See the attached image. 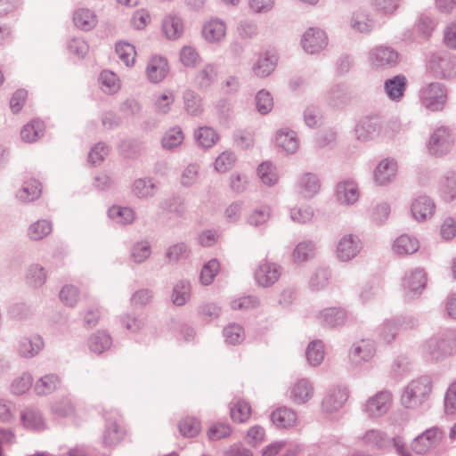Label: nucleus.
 Here are the masks:
<instances>
[{
    "label": "nucleus",
    "instance_id": "obj_1",
    "mask_svg": "<svg viewBox=\"0 0 456 456\" xmlns=\"http://www.w3.org/2000/svg\"><path fill=\"white\" fill-rule=\"evenodd\" d=\"M431 391V378L420 376L412 379L403 388L400 397V403L403 408L417 410L428 399Z\"/></svg>",
    "mask_w": 456,
    "mask_h": 456
},
{
    "label": "nucleus",
    "instance_id": "obj_2",
    "mask_svg": "<svg viewBox=\"0 0 456 456\" xmlns=\"http://www.w3.org/2000/svg\"><path fill=\"white\" fill-rule=\"evenodd\" d=\"M419 101L430 111L442 110L447 102V89L440 83H430L420 89Z\"/></svg>",
    "mask_w": 456,
    "mask_h": 456
},
{
    "label": "nucleus",
    "instance_id": "obj_3",
    "mask_svg": "<svg viewBox=\"0 0 456 456\" xmlns=\"http://www.w3.org/2000/svg\"><path fill=\"white\" fill-rule=\"evenodd\" d=\"M368 61L373 69H390L399 63V53L390 46L378 45L369 51Z\"/></svg>",
    "mask_w": 456,
    "mask_h": 456
},
{
    "label": "nucleus",
    "instance_id": "obj_4",
    "mask_svg": "<svg viewBox=\"0 0 456 456\" xmlns=\"http://www.w3.org/2000/svg\"><path fill=\"white\" fill-rule=\"evenodd\" d=\"M321 190L319 177L311 172L299 174L293 183V191L300 198L310 200L316 196Z\"/></svg>",
    "mask_w": 456,
    "mask_h": 456
},
{
    "label": "nucleus",
    "instance_id": "obj_5",
    "mask_svg": "<svg viewBox=\"0 0 456 456\" xmlns=\"http://www.w3.org/2000/svg\"><path fill=\"white\" fill-rule=\"evenodd\" d=\"M282 273V267L273 262L262 261L254 272L256 284L263 288H268L276 283Z\"/></svg>",
    "mask_w": 456,
    "mask_h": 456
},
{
    "label": "nucleus",
    "instance_id": "obj_6",
    "mask_svg": "<svg viewBox=\"0 0 456 456\" xmlns=\"http://www.w3.org/2000/svg\"><path fill=\"white\" fill-rule=\"evenodd\" d=\"M454 140L451 131L446 127H439L431 134L428 142V151L434 156H442L452 148Z\"/></svg>",
    "mask_w": 456,
    "mask_h": 456
},
{
    "label": "nucleus",
    "instance_id": "obj_7",
    "mask_svg": "<svg viewBox=\"0 0 456 456\" xmlns=\"http://www.w3.org/2000/svg\"><path fill=\"white\" fill-rule=\"evenodd\" d=\"M443 439V432L438 428H430L415 437L411 442V449L418 454H425L436 447Z\"/></svg>",
    "mask_w": 456,
    "mask_h": 456
},
{
    "label": "nucleus",
    "instance_id": "obj_8",
    "mask_svg": "<svg viewBox=\"0 0 456 456\" xmlns=\"http://www.w3.org/2000/svg\"><path fill=\"white\" fill-rule=\"evenodd\" d=\"M393 401L391 392L383 390L367 400L364 411L372 418L385 415L390 409Z\"/></svg>",
    "mask_w": 456,
    "mask_h": 456
},
{
    "label": "nucleus",
    "instance_id": "obj_9",
    "mask_svg": "<svg viewBox=\"0 0 456 456\" xmlns=\"http://www.w3.org/2000/svg\"><path fill=\"white\" fill-rule=\"evenodd\" d=\"M301 45L306 53H318L327 46L328 37L322 29L309 28L302 36Z\"/></svg>",
    "mask_w": 456,
    "mask_h": 456
},
{
    "label": "nucleus",
    "instance_id": "obj_10",
    "mask_svg": "<svg viewBox=\"0 0 456 456\" xmlns=\"http://www.w3.org/2000/svg\"><path fill=\"white\" fill-rule=\"evenodd\" d=\"M362 249V242L354 234L344 235L338 242L336 256L341 262H348L354 258Z\"/></svg>",
    "mask_w": 456,
    "mask_h": 456
},
{
    "label": "nucleus",
    "instance_id": "obj_11",
    "mask_svg": "<svg viewBox=\"0 0 456 456\" xmlns=\"http://www.w3.org/2000/svg\"><path fill=\"white\" fill-rule=\"evenodd\" d=\"M348 398L347 390L342 387L330 388L322 400V411L324 413H333L345 405Z\"/></svg>",
    "mask_w": 456,
    "mask_h": 456
},
{
    "label": "nucleus",
    "instance_id": "obj_12",
    "mask_svg": "<svg viewBox=\"0 0 456 456\" xmlns=\"http://www.w3.org/2000/svg\"><path fill=\"white\" fill-rule=\"evenodd\" d=\"M423 354L432 361H438L452 353L448 341L440 337H432L427 339L422 346Z\"/></svg>",
    "mask_w": 456,
    "mask_h": 456
},
{
    "label": "nucleus",
    "instance_id": "obj_13",
    "mask_svg": "<svg viewBox=\"0 0 456 456\" xmlns=\"http://www.w3.org/2000/svg\"><path fill=\"white\" fill-rule=\"evenodd\" d=\"M335 198L340 205H354L360 198L358 184L351 179L338 183L335 189Z\"/></svg>",
    "mask_w": 456,
    "mask_h": 456
},
{
    "label": "nucleus",
    "instance_id": "obj_14",
    "mask_svg": "<svg viewBox=\"0 0 456 456\" xmlns=\"http://www.w3.org/2000/svg\"><path fill=\"white\" fill-rule=\"evenodd\" d=\"M314 395V387L306 379L294 382L289 389V398L296 405L307 403Z\"/></svg>",
    "mask_w": 456,
    "mask_h": 456
},
{
    "label": "nucleus",
    "instance_id": "obj_15",
    "mask_svg": "<svg viewBox=\"0 0 456 456\" xmlns=\"http://www.w3.org/2000/svg\"><path fill=\"white\" fill-rule=\"evenodd\" d=\"M397 169L398 165L395 159L387 158L380 160L373 171L375 183L379 186L390 184L395 179Z\"/></svg>",
    "mask_w": 456,
    "mask_h": 456
},
{
    "label": "nucleus",
    "instance_id": "obj_16",
    "mask_svg": "<svg viewBox=\"0 0 456 456\" xmlns=\"http://www.w3.org/2000/svg\"><path fill=\"white\" fill-rule=\"evenodd\" d=\"M227 25L219 18H212L206 21L201 29L202 37L209 44L221 43L226 37Z\"/></svg>",
    "mask_w": 456,
    "mask_h": 456
},
{
    "label": "nucleus",
    "instance_id": "obj_17",
    "mask_svg": "<svg viewBox=\"0 0 456 456\" xmlns=\"http://www.w3.org/2000/svg\"><path fill=\"white\" fill-rule=\"evenodd\" d=\"M161 32L167 39L171 41L181 38L184 33L182 17L175 12L164 15L161 20Z\"/></svg>",
    "mask_w": 456,
    "mask_h": 456
},
{
    "label": "nucleus",
    "instance_id": "obj_18",
    "mask_svg": "<svg viewBox=\"0 0 456 456\" xmlns=\"http://www.w3.org/2000/svg\"><path fill=\"white\" fill-rule=\"evenodd\" d=\"M43 338L38 334H31L21 338L17 344V354L26 359L37 356L44 347Z\"/></svg>",
    "mask_w": 456,
    "mask_h": 456
},
{
    "label": "nucleus",
    "instance_id": "obj_19",
    "mask_svg": "<svg viewBox=\"0 0 456 456\" xmlns=\"http://www.w3.org/2000/svg\"><path fill=\"white\" fill-rule=\"evenodd\" d=\"M436 211V204L428 196H419L411 204V216L418 222H425L430 219Z\"/></svg>",
    "mask_w": 456,
    "mask_h": 456
},
{
    "label": "nucleus",
    "instance_id": "obj_20",
    "mask_svg": "<svg viewBox=\"0 0 456 456\" xmlns=\"http://www.w3.org/2000/svg\"><path fill=\"white\" fill-rule=\"evenodd\" d=\"M274 142L277 147L288 154L295 153L299 147L297 134L289 128H281L276 131Z\"/></svg>",
    "mask_w": 456,
    "mask_h": 456
},
{
    "label": "nucleus",
    "instance_id": "obj_21",
    "mask_svg": "<svg viewBox=\"0 0 456 456\" xmlns=\"http://www.w3.org/2000/svg\"><path fill=\"white\" fill-rule=\"evenodd\" d=\"M169 71L168 63L166 58L161 56H153L146 67V75L151 83H159L167 75Z\"/></svg>",
    "mask_w": 456,
    "mask_h": 456
},
{
    "label": "nucleus",
    "instance_id": "obj_22",
    "mask_svg": "<svg viewBox=\"0 0 456 456\" xmlns=\"http://www.w3.org/2000/svg\"><path fill=\"white\" fill-rule=\"evenodd\" d=\"M271 420L279 428H290L297 425V414L293 409L283 406L272 412Z\"/></svg>",
    "mask_w": 456,
    "mask_h": 456
},
{
    "label": "nucleus",
    "instance_id": "obj_23",
    "mask_svg": "<svg viewBox=\"0 0 456 456\" xmlns=\"http://www.w3.org/2000/svg\"><path fill=\"white\" fill-rule=\"evenodd\" d=\"M158 186L152 178L142 177L134 181L131 186L132 194L140 200H147L154 197Z\"/></svg>",
    "mask_w": 456,
    "mask_h": 456
},
{
    "label": "nucleus",
    "instance_id": "obj_24",
    "mask_svg": "<svg viewBox=\"0 0 456 456\" xmlns=\"http://www.w3.org/2000/svg\"><path fill=\"white\" fill-rule=\"evenodd\" d=\"M376 349L372 340L362 339L354 344L350 351V357L354 363L370 361L375 354Z\"/></svg>",
    "mask_w": 456,
    "mask_h": 456
},
{
    "label": "nucleus",
    "instance_id": "obj_25",
    "mask_svg": "<svg viewBox=\"0 0 456 456\" xmlns=\"http://www.w3.org/2000/svg\"><path fill=\"white\" fill-rule=\"evenodd\" d=\"M419 248V240L409 234L398 236L393 242L392 249L394 253L399 256L412 255Z\"/></svg>",
    "mask_w": 456,
    "mask_h": 456
},
{
    "label": "nucleus",
    "instance_id": "obj_26",
    "mask_svg": "<svg viewBox=\"0 0 456 456\" xmlns=\"http://www.w3.org/2000/svg\"><path fill=\"white\" fill-rule=\"evenodd\" d=\"M406 86V77L403 75H397L385 81L384 90L391 101L399 102L404 94Z\"/></svg>",
    "mask_w": 456,
    "mask_h": 456
},
{
    "label": "nucleus",
    "instance_id": "obj_27",
    "mask_svg": "<svg viewBox=\"0 0 456 456\" xmlns=\"http://www.w3.org/2000/svg\"><path fill=\"white\" fill-rule=\"evenodd\" d=\"M379 125L377 120L362 119L355 126L354 133L358 141L367 142L376 138L379 134Z\"/></svg>",
    "mask_w": 456,
    "mask_h": 456
},
{
    "label": "nucleus",
    "instance_id": "obj_28",
    "mask_svg": "<svg viewBox=\"0 0 456 456\" xmlns=\"http://www.w3.org/2000/svg\"><path fill=\"white\" fill-rule=\"evenodd\" d=\"M73 21L77 28L84 31H90L97 25L98 18L93 10L79 8L73 13Z\"/></svg>",
    "mask_w": 456,
    "mask_h": 456
},
{
    "label": "nucleus",
    "instance_id": "obj_29",
    "mask_svg": "<svg viewBox=\"0 0 456 456\" xmlns=\"http://www.w3.org/2000/svg\"><path fill=\"white\" fill-rule=\"evenodd\" d=\"M192 287L189 281L180 280L177 281L172 289L170 299L176 306H183L186 305L191 297Z\"/></svg>",
    "mask_w": 456,
    "mask_h": 456
},
{
    "label": "nucleus",
    "instance_id": "obj_30",
    "mask_svg": "<svg viewBox=\"0 0 456 456\" xmlns=\"http://www.w3.org/2000/svg\"><path fill=\"white\" fill-rule=\"evenodd\" d=\"M426 274L422 269L417 268L407 273L403 286L409 293H420L426 285Z\"/></svg>",
    "mask_w": 456,
    "mask_h": 456
},
{
    "label": "nucleus",
    "instance_id": "obj_31",
    "mask_svg": "<svg viewBox=\"0 0 456 456\" xmlns=\"http://www.w3.org/2000/svg\"><path fill=\"white\" fill-rule=\"evenodd\" d=\"M347 318L346 312L338 307H328L318 314L319 321L325 326L335 327L343 324Z\"/></svg>",
    "mask_w": 456,
    "mask_h": 456
},
{
    "label": "nucleus",
    "instance_id": "obj_32",
    "mask_svg": "<svg viewBox=\"0 0 456 456\" xmlns=\"http://www.w3.org/2000/svg\"><path fill=\"white\" fill-rule=\"evenodd\" d=\"M20 421L25 428L40 431L45 428L42 414L34 408H26L20 412Z\"/></svg>",
    "mask_w": 456,
    "mask_h": 456
},
{
    "label": "nucleus",
    "instance_id": "obj_33",
    "mask_svg": "<svg viewBox=\"0 0 456 456\" xmlns=\"http://www.w3.org/2000/svg\"><path fill=\"white\" fill-rule=\"evenodd\" d=\"M42 192L41 184L38 181L30 179L24 182L21 187L16 191V199L21 202H31L39 198Z\"/></svg>",
    "mask_w": 456,
    "mask_h": 456
},
{
    "label": "nucleus",
    "instance_id": "obj_34",
    "mask_svg": "<svg viewBox=\"0 0 456 456\" xmlns=\"http://www.w3.org/2000/svg\"><path fill=\"white\" fill-rule=\"evenodd\" d=\"M184 134L179 126L168 128L162 135L161 147L167 151H175L183 144Z\"/></svg>",
    "mask_w": 456,
    "mask_h": 456
},
{
    "label": "nucleus",
    "instance_id": "obj_35",
    "mask_svg": "<svg viewBox=\"0 0 456 456\" xmlns=\"http://www.w3.org/2000/svg\"><path fill=\"white\" fill-rule=\"evenodd\" d=\"M218 69L213 63H206L194 77L195 85L200 88L209 87L217 78Z\"/></svg>",
    "mask_w": 456,
    "mask_h": 456
},
{
    "label": "nucleus",
    "instance_id": "obj_36",
    "mask_svg": "<svg viewBox=\"0 0 456 456\" xmlns=\"http://www.w3.org/2000/svg\"><path fill=\"white\" fill-rule=\"evenodd\" d=\"M277 64L275 55L260 56L252 66V73L255 77L264 78L273 73Z\"/></svg>",
    "mask_w": 456,
    "mask_h": 456
},
{
    "label": "nucleus",
    "instance_id": "obj_37",
    "mask_svg": "<svg viewBox=\"0 0 456 456\" xmlns=\"http://www.w3.org/2000/svg\"><path fill=\"white\" fill-rule=\"evenodd\" d=\"M46 280L47 272L42 265L32 264L28 267L25 281L29 287L33 289L42 288L45 284Z\"/></svg>",
    "mask_w": 456,
    "mask_h": 456
},
{
    "label": "nucleus",
    "instance_id": "obj_38",
    "mask_svg": "<svg viewBox=\"0 0 456 456\" xmlns=\"http://www.w3.org/2000/svg\"><path fill=\"white\" fill-rule=\"evenodd\" d=\"M61 386V379L53 373L45 374L36 381L34 390L38 395H47Z\"/></svg>",
    "mask_w": 456,
    "mask_h": 456
},
{
    "label": "nucleus",
    "instance_id": "obj_39",
    "mask_svg": "<svg viewBox=\"0 0 456 456\" xmlns=\"http://www.w3.org/2000/svg\"><path fill=\"white\" fill-rule=\"evenodd\" d=\"M109 217L117 224L127 225L134 223L135 213L133 208L119 205H113L108 210Z\"/></svg>",
    "mask_w": 456,
    "mask_h": 456
},
{
    "label": "nucleus",
    "instance_id": "obj_40",
    "mask_svg": "<svg viewBox=\"0 0 456 456\" xmlns=\"http://www.w3.org/2000/svg\"><path fill=\"white\" fill-rule=\"evenodd\" d=\"M431 68L441 77H452L456 75V58L439 57L437 61L436 60L432 61Z\"/></svg>",
    "mask_w": 456,
    "mask_h": 456
},
{
    "label": "nucleus",
    "instance_id": "obj_41",
    "mask_svg": "<svg viewBox=\"0 0 456 456\" xmlns=\"http://www.w3.org/2000/svg\"><path fill=\"white\" fill-rule=\"evenodd\" d=\"M151 246L147 240L134 243L129 251V259L135 265L145 263L151 256Z\"/></svg>",
    "mask_w": 456,
    "mask_h": 456
},
{
    "label": "nucleus",
    "instance_id": "obj_42",
    "mask_svg": "<svg viewBox=\"0 0 456 456\" xmlns=\"http://www.w3.org/2000/svg\"><path fill=\"white\" fill-rule=\"evenodd\" d=\"M175 102V94L171 90H165L155 95L154 109L159 115H167Z\"/></svg>",
    "mask_w": 456,
    "mask_h": 456
},
{
    "label": "nucleus",
    "instance_id": "obj_43",
    "mask_svg": "<svg viewBox=\"0 0 456 456\" xmlns=\"http://www.w3.org/2000/svg\"><path fill=\"white\" fill-rule=\"evenodd\" d=\"M185 111L191 116H200L203 112L200 96L193 90L187 89L183 94Z\"/></svg>",
    "mask_w": 456,
    "mask_h": 456
},
{
    "label": "nucleus",
    "instance_id": "obj_44",
    "mask_svg": "<svg viewBox=\"0 0 456 456\" xmlns=\"http://www.w3.org/2000/svg\"><path fill=\"white\" fill-rule=\"evenodd\" d=\"M112 345L110 336L104 331H98L90 336L88 338L89 349L94 354H102Z\"/></svg>",
    "mask_w": 456,
    "mask_h": 456
},
{
    "label": "nucleus",
    "instance_id": "obj_45",
    "mask_svg": "<svg viewBox=\"0 0 456 456\" xmlns=\"http://www.w3.org/2000/svg\"><path fill=\"white\" fill-rule=\"evenodd\" d=\"M33 376L28 371H24L16 376L11 382L10 392L14 395L26 394L33 385Z\"/></svg>",
    "mask_w": 456,
    "mask_h": 456
},
{
    "label": "nucleus",
    "instance_id": "obj_46",
    "mask_svg": "<svg viewBox=\"0 0 456 456\" xmlns=\"http://www.w3.org/2000/svg\"><path fill=\"white\" fill-rule=\"evenodd\" d=\"M193 135L198 145L206 149L213 147L219 139L216 132L208 126L199 127L194 131Z\"/></svg>",
    "mask_w": 456,
    "mask_h": 456
},
{
    "label": "nucleus",
    "instance_id": "obj_47",
    "mask_svg": "<svg viewBox=\"0 0 456 456\" xmlns=\"http://www.w3.org/2000/svg\"><path fill=\"white\" fill-rule=\"evenodd\" d=\"M53 230L52 223L40 219L29 224L27 230L28 237L32 240H40L48 236Z\"/></svg>",
    "mask_w": 456,
    "mask_h": 456
},
{
    "label": "nucleus",
    "instance_id": "obj_48",
    "mask_svg": "<svg viewBox=\"0 0 456 456\" xmlns=\"http://www.w3.org/2000/svg\"><path fill=\"white\" fill-rule=\"evenodd\" d=\"M257 176L266 186H273L279 181L276 167L269 161L261 163L257 167Z\"/></svg>",
    "mask_w": 456,
    "mask_h": 456
},
{
    "label": "nucleus",
    "instance_id": "obj_49",
    "mask_svg": "<svg viewBox=\"0 0 456 456\" xmlns=\"http://www.w3.org/2000/svg\"><path fill=\"white\" fill-rule=\"evenodd\" d=\"M440 191L442 197L447 201L456 198V172L448 171L444 175L440 183Z\"/></svg>",
    "mask_w": 456,
    "mask_h": 456
},
{
    "label": "nucleus",
    "instance_id": "obj_50",
    "mask_svg": "<svg viewBox=\"0 0 456 456\" xmlns=\"http://www.w3.org/2000/svg\"><path fill=\"white\" fill-rule=\"evenodd\" d=\"M44 123L40 120H32L25 125L20 131V137L24 142H34L43 135Z\"/></svg>",
    "mask_w": 456,
    "mask_h": 456
},
{
    "label": "nucleus",
    "instance_id": "obj_51",
    "mask_svg": "<svg viewBox=\"0 0 456 456\" xmlns=\"http://www.w3.org/2000/svg\"><path fill=\"white\" fill-rule=\"evenodd\" d=\"M350 26L356 32L368 33L373 28V20L365 12L357 11L352 15Z\"/></svg>",
    "mask_w": 456,
    "mask_h": 456
},
{
    "label": "nucleus",
    "instance_id": "obj_52",
    "mask_svg": "<svg viewBox=\"0 0 456 456\" xmlns=\"http://www.w3.org/2000/svg\"><path fill=\"white\" fill-rule=\"evenodd\" d=\"M324 346L321 340L312 341L306 347L305 357L312 366L320 365L324 359Z\"/></svg>",
    "mask_w": 456,
    "mask_h": 456
},
{
    "label": "nucleus",
    "instance_id": "obj_53",
    "mask_svg": "<svg viewBox=\"0 0 456 456\" xmlns=\"http://www.w3.org/2000/svg\"><path fill=\"white\" fill-rule=\"evenodd\" d=\"M272 209L269 206H261L252 210L247 216V223L251 226H260L267 223L271 217Z\"/></svg>",
    "mask_w": 456,
    "mask_h": 456
},
{
    "label": "nucleus",
    "instance_id": "obj_54",
    "mask_svg": "<svg viewBox=\"0 0 456 456\" xmlns=\"http://www.w3.org/2000/svg\"><path fill=\"white\" fill-rule=\"evenodd\" d=\"M255 102L257 111L262 115L270 113L274 106L271 93L265 89H261L256 93Z\"/></svg>",
    "mask_w": 456,
    "mask_h": 456
},
{
    "label": "nucleus",
    "instance_id": "obj_55",
    "mask_svg": "<svg viewBox=\"0 0 456 456\" xmlns=\"http://www.w3.org/2000/svg\"><path fill=\"white\" fill-rule=\"evenodd\" d=\"M220 271V264L217 259L213 258L207 262L201 269L200 281L204 286L210 285Z\"/></svg>",
    "mask_w": 456,
    "mask_h": 456
},
{
    "label": "nucleus",
    "instance_id": "obj_56",
    "mask_svg": "<svg viewBox=\"0 0 456 456\" xmlns=\"http://www.w3.org/2000/svg\"><path fill=\"white\" fill-rule=\"evenodd\" d=\"M102 89L110 94L117 93L120 89V81L117 75L110 70H103L99 77Z\"/></svg>",
    "mask_w": 456,
    "mask_h": 456
},
{
    "label": "nucleus",
    "instance_id": "obj_57",
    "mask_svg": "<svg viewBox=\"0 0 456 456\" xmlns=\"http://www.w3.org/2000/svg\"><path fill=\"white\" fill-rule=\"evenodd\" d=\"M362 441L364 444L376 448H383L388 442L386 435L379 429L366 431L362 436Z\"/></svg>",
    "mask_w": 456,
    "mask_h": 456
},
{
    "label": "nucleus",
    "instance_id": "obj_58",
    "mask_svg": "<svg viewBox=\"0 0 456 456\" xmlns=\"http://www.w3.org/2000/svg\"><path fill=\"white\" fill-rule=\"evenodd\" d=\"M116 53L120 61L127 67L133 66L135 61L136 52L133 45L126 42H119L116 45Z\"/></svg>",
    "mask_w": 456,
    "mask_h": 456
},
{
    "label": "nucleus",
    "instance_id": "obj_59",
    "mask_svg": "<svg viewBox=\"0 0 456 456\" xmlns=\"http://www.w3.org/2000/svg\"><path fill=\"white\" fill-rule=\"evenodd\" d=\"M200 165L191 163L186 166L182 171L180 176V184L184 188H189L194 185L200 175Z\"/></svg>",
    "mask_w": 456,
    "mask_h": 456
},
{
    "label": "nucleus",
    "instance_id": "obj_60",
    "mask_svg": "<svg viewBox=\"0 0 456 456\" xmlns=\"http://www.w3.org/2000/svg\"><path fill=\"white\" fill-rule=\"evenodd\" d=\"M330 272L327 268H316L310 276L309 286L314 290L323 289L330 279Z\"/></svg>",
    "mask_w": 456,
    "mask_h": 456
},
{
    "label": "nucleus",
    "instance_id": "obj_61",
    "mask_svg": "<svg viewBox=\"0 0 456 456\" xmlns=\"http://www.w3.org/2000/svg\"><path fill=\"white\" fill-rule=\"evenodd\" d=\"M80 297L78 288L72 284L64 285L60 291V299L67 306L74 307L77 305Z\"/></svg>",
    "mask_w": 456,
    "mask_h": 456
},
{
    "label": "nucleus",
    "instance_id": "obj_62",
    "mask_svg": "<svg viewBox=\"0 0 456 456\" xmlns=\"http://www.w3.org/2000/svg\"><path fill=\"white\" fill-rule=\"evenodd\" d=\"M236 162L233 152L225 151L219 154L215 160L214 168L218 173H226L232 168Z\"/></svg>",
    "mask_w": 456,
    "mask_h": 456
},
{
    "label": "nucleus",
    "instance_id": "obj_63",
    "mask_svg": "<svg viewBox=\"0 0 456 456\" xmlns=\"http://www.w3.org/2000/svg\"><path fill=\"white\" fill-rule=\"evenodd\" d=\"M314 245L311 241L298 243L293 250V259L296 263H303L314 256Z\"/></svg>",
    "mask_w": 456,
    "mask_h": 456
},
{
    "label": "nucleus",
    "instance_id": "obj_64",
    "mask_svg": "<svg viewBox=\"0 0 456 456\" xmlns=\"http://www.w3.org/2000/svg\"><path fill=\"white\" fill-rule=\"evenodd\" d=\"M124 436L123 430L116 422H110L106 427L102 436L103 444L106 445H113L118 444Z\"/></svg>",
    "mask_w": 456,
    "mask_h": 456
}]
</instances>
